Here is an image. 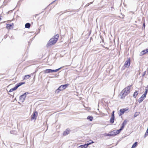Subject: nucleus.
<instances>
[{
    "mask_svg": "<svg viewBox=\"0 0 148 148\" xmlns=\"http://www.w3.org/2000/svg\"><path fill=\"white\" fill-rule=\"evenodd\" d=\"M132 85L128 86L124 88L121 92L120 96H121V99H124L125 97L130 92V89L132 87Z\"/></svg>",
    "mask_w": 148,
    "mask_h": 148,
    "instance_id": "1",
    "label": "nucleus"
},
{
    "mask_svg": "<svg viewBox=\"0 0 148 148\" xmlns=\"http://www.w3.org/2000/svg\"><path fill=\"white\" fill-rule=\"evenodd\" d=\"M59 37V35L58 34L54 36L49 40L47 45V46L48 47L55 44L58 40Z\"/></svg>",
    "mask_w": 148,
    "mask_h": 148,
    "instance_id": "2",
    "label": "nucleus"
},
{
    "mask_svg": "<svg viewBox=\"0 0 148 148\" xmlns=\"http://www.w3.org/2000/svg\"><path fill=\"white\" fill-rule=\"evenodd\" d=\"M25 84V82H21L18 83L14 87L11 89L9 90V92H13L14 90H16L19 87L23 84Z\"/></svg>",
    "mask_w": 148,
    "mask_h": 148,
    "instance_id": "3",
    "label": "nucleus"
},
{
    "mask_svg": "<svg viewBox=\"0 0 148 148\" xmlns=\"http://www.w3.org/2000/svg\"><path fill=\"white\" fill-rule=\"evenodd\" d=\"M28 92H26L24 94L20 96L19 97V99L20 101L22 102H23L25 100V99L26 97L27 94H28Z\"/></svg>",
    "mask_w": 148,
    "mask_h": 148,
    "instance_id": "4",
    "label": "nucleus"
},
{
    "mask_svg": "<svg viewBox=\"0 0 148 148\" xmlns=\"http://www.w3.org/2000/svg\"><path fill=\"white\" fill-rule=\"evenodd\" d=\"M69 85V84H68L61 85L59 87V89H60V90H63L66 88Z\"/></svg>",
    "mask_w": 148,
    "mask_h": 148,
    "instance_id": "5",
    "label": "nucleus"
},
{
    "mask_svg": "<svg viewBox=\"0 0 148 148\" xmlns=\"http://www.w3.org/2000/svg\"><path fill=\"white\" fill-rule=\"evenodd\" d=\"M130 58H129L127 60L125 61L124 66L125 67H129L130 66Z\"/></svg>",
    "mask_w": 148,
    "mask_h": 148,
    "instance_id": "6",
    "label": "nucleus"
},
{
    "mask_svg": "<svg viewBox=\"0 0 148 148\" xmlns=\"http://www.w3.org/2000/svg\"><path fill=\"white\" fill-rule=\"evenodd\" d=\"M114 111H113L111 115V117L110 120V122L111 123H114Z\"/></svg>",
    "mask_w": 148,
    "mask_h": 148,
    "instance_id": "7",
    "label": "nucleus"
},
{
    "mask_svg": "<svg viewBox=\"0 0 148 148\" xmlns=\"http://www.w3.org/2000/svg\"><path fill=\"white\" fill-rule=\"evenodd\" d=\"M93 143L94 142L93 141H92L91 142L88 143L87 144H86L84 145H81L80 146V147L81 148H86L88 145Z\"/></svg>",
    "mask_w": 148,
    "mask_h": 148,
    "instance_id": "8",
    "label": "nucleus"
},
{
    "mask_svg": "<svg viewBox=\"0 0 148 148\" xmlns=\"http://www.w3.org/2000/svg\"><path fill=\"white\" fill-rule=\"evenodd\" d=\"M37 115L38 112H37L35 111L34 112L32 115V116L31 118V120H32L36 118L37 117Z\"/></svg>",
    "mask_w": 148,
    "mask_h": 148,
    "instance_id": "9",
    "label": "nucleus"
},
{
    "mask_svg": "<svg viewBox=\"0 0 148 148\" xmlns=\"http://www.w3.org/2000/svg\"><path fill=\"white\" fill-rule=\"evenodd\" d=\"M71 131L69 129H67L66 130L64 131L63 132V135L64 136H66L69 134Z\"/></svg>",
    "mask_w": 148,
    "mask_h": 148,
    "instance_id": "10",
    "label": "nucleus"
},
{
    "mask_svg": "<svg viewBox=\"0 0 148 148\" xmlns=\"http://www.w3.org/2000/svg\"><path fill=\"white\" fill-rule=\"evenodd\" d=\"M126 111L125 109H122L120 110L119 111V116H120L123 114L125 111Z\"/></svg>",
    "mask_w": 148,
    "mask_h": 148,
    "instance_id": "11",
    "label": "nucleus"
},
{
    "mask_svg": "<svg viewBox=\"0 0 148 148\" xmlns=\"http://www.w3.org/2000/svg\"><path fill=\"white\" fill-rule=\"evenodd\" d=\"M128 122V120L127 119L125 120L123 122L121 125V127L123 129L125 125L127 124Z\"/></svg>",
    "mask_w": 148,
    "mask_h": 148,
    "instance_id": "12",
    "label": "nucleus"
},
{
    "mask_svg": "<svg viewBox=\"0 0 148 148\" xmlns=\"http://www.w3.org/2000/svg\"><path fill=\"white\" fill-rule=\"evenodd\" d=\"M114 131H113L109 134H107V136H114L115 135H114Z\"/></svg>",
    "mask_w": 148,
    "mask_h": 148,
    "instance_id": "13",
    "label": "nucleus"
},
{
    "mask_svg": "<svg viewBox=\"0 0 148 148\" xmlns=\"http://www.w3.org/2000/svg\"><path fill=\"white\" fill-rule=\"evenodd\" d=\"M147 49L143 51L142 52H140V55L141 56H142L143 55L145 54L146 53H148V52H147Z\"/></svg>",
    "mask_w": 148,
    "mask_h": 148,
    "instance_id": "14",
    "label": "nucleus"
},
{
    "mask_svg": "<svg viewBox=\"0 0 148 148\" xmlns=\"http://www.w3.org/2000/svg\"><path fill=\"white\" fill-rule=\"evenodd\" d=\"M12 26H13V23H12V24H7L6 27L7 29H10Z\"/></svg>",
    "mask_w": 148,
    "mask_h": 148,
    "instance_id": "15",
    "label": "nucleus"
},
{
    "mask_svg": "<svg viewBox=\"0 0 148 148\" xmlns=\"http://www.w3.org/2000/svg\"><path fill=\"white\" fill-rule=\"evenodd\" d=\"M44 73H52V69H46L44 71Z\"/></svg>",
    "mask_w": 148,
    "mask_h": 148,
    "instance_id": "16",
    "label": "nucleus"
},
{
    "mask_svg": "<svg viewBox=\"0 0 148 148\" xmlns=\"http://www.w3.org/2000/svg\"><path fill=\"white\" fill-rule=\"evenodd\" d=\"M138 94V91H135L133 94V97L135 98H136V96Z\"/></svg>",
    "mask_w": 148,
    "mask_h": 148,
    "instance_id": "17",
    "label": "nucleus"
},
{
    "mask_svg": "<svg viewBox=\"0 0 148 148\" xmlns=\"http://www.w3.org/2000/svg\"><path fill=\"white\" fill-rule=\"evenodd\" d=\"M30 24L29 23H27L25 25V27L27 28H30Z\"/></svg>",
    "mask_w": 148,
    "mask_h": 148,
    "instance_id": "18",
    "label": "nucleus"
},
{
    "mask_svg": "<svg viewBox=\"0 0 148 148\" xmlns=\"http://www.w3.org/2000/svg\"><path fill=\"white\" fill-rule=\"evenodd\" d=\"M93 117L91 116H88L87 117V119H89L90 121H92L93 119Z\"/></svg>",
    "mask_w": 148,
    "mask_h": 148,
    "instance_id": "19",
    "label": "nucleus"
},
{
    "mask_svg": "<svg viewBox=\"0 0 148 148\" xmlns=\"http://www.w3.org/2000/svg\"><path fill=\"white\" fill-rule=\"evenodd\" d=\"M30 77V76L29 75H25L24 77V79H27L29 78Z\"/></svg>",
    "mask_w": 148,
    "mask_h": 148,
    "instance_id": "20",
    "label": "nucleus"
},
{
    "mask_svg": "<svg viewBox=\"0 0 148 148\" xmlns=\"http://www.w3.org/2000/svg\"><path fill=\"white\" fill-rule=\"evenodd\" d=\"M137 144H138V142H135L132 145L131 148H134L135 147H136L137 146Z\"/></svg>",
    "mask_w": 148,
    "mask_h": 148,
    "instance_id": "21",
    "label": "nucleus"
},
{
    "mask_svg": "<svg viewBox=\"0 0 148 148\" xmlns=\"http://www.w3.org/2000/svg\"><path fill=\"white\" fill-rule=\"evenodd\" d=\"M144 99L142 97H141L139 98L138 99V102L140 103Z\"/></svg>",
    "mask_w": 148,
    "mask_h": 148,
    "instance_id": "22",
    "label": "nucleus"
},
{
    "mask_svg": "<svg viewBox=\"0 0 148 148\" xmlns=\"http://www.w3.org/2000/svg\"><path fill=\"white\" fill-rule=\"evenodd\" d=\"M139 112H136L134 115V117H136L139 114Z\"/></svg>",
    "mask_w": 148,
    "mask_h": 148,
    "instance_id": "23",
    "label": "nucleus"
},
{
    "mask_svg": "<svg viewBox=\"0 0 148 148\" xmlns=\"http://www.w3.org/2000/svg\"><path fill=\"white\" fill-rule=\"evenodd\" d=\"M146 88H147L146 89L144 93L147 95V94L148 92V85L146 87Z\"/></svg>",
    "mask_w": 148,
    "mask_h": 148,
    "instance_id": "24",
    "label": "nucleus"
},
{
    "mask_svg": "<svg viewBox=\"0 0 148 148\" xmlns=\"http://www.w3.org/2000/svg\"><path fill=\"white\" fill-rule=\"evenodd\" d=\"M60 91H61V90H60V89H59V87L56 90L55 92L56 93H58Z\"/></svg>",
    "mask_w": 148,
    "mask_h": 148,
    "instance_id": "25",
    "label": "nucleus"
},
{
    "mask_svg": "<svg viewBox=\"0 0 148 148\" xmlns=\"http://www.w3.org/2000/svg\"><path fill=\"white\" fill-rule=\"evenodd\" d=\"M146 95L144 93L141 96V97H142L143 98V99H144L146 97Z\"/></svg>",
    "mask_w": 148,
    "mask_h": 148,
    "instance_id": "26",
    "label": "nucleus"
},
{
    "mask_svg": "<svg viewBox=\"0 0 148 148\" xmlns=\"http://www.w3.org/2000/svg\"><path fill=\"white\" fill-rule=\"evenodd\" d=\"M123 129L121 127V128L119 130H117V131H118V133H119Z\"/></svg>",
    "mask_w": 148,
    "mask_h": 148,
    "instance_id": "27",
    "label": "nucleus"
},
{
    "mask_svg": "<svg viewBox=\"0 0 148 148\" xmlns=\"http://www.w3.org/2000/svg\"><path fill=\"white\" fill-rule=\"evenodd\" d=\"M114 133L115 134H114L115 135L119 134V133H118V132L117 130L115 132L114 131Z\"/></svg>",
    "mask_w": 148,
    "mask_h": 148,
    "instance_id": "28",
    "label": "nucleus"
},
{
    "mask_svg": "<svg viewBox=\"0 0 148 148\" xmlns=\"http://www.w3.org/2000/svg\"><path fill=\"white\" fill-rule=\"evenodd\" d=\"M62 68V67H61L59 68H58L57 69H56L55 70H56V72L60 70Z\"/></svg>",
    "mask_w": 148,
    "mask_h": 148,
    "instance_id": "29",
    "label": "nucleus"
},
{
    "mask_svg": "<svg viewBox=\"0 0 148 148\" xmlns=\"http://www.w3.org/2000/svg\"><path fill=\"white\" fill-rule=\"evenodd\" d=\"M15 132V131H10V133L11 134H14Z\"/></svg>",
    "mask_w": 148,
    "mask_h": 148,
    "instance_id": "30",
    "label": "nucleus"
},
{
    "mask_svg": "<svg viewBox=\"0 0 148 148\" xmlns=\"http://www.w3.org/2000/svg\"><path fill=\"white\" fill-rule=\"evenodd\" d=\"M89 5V3H88L86 5L85 7H88Z\"/></svg>",
    "mask_w": 148,
    "mask_h": 148,
    "instance_id": "31",
    "label": "nucleus"
},
{
    "mask_svg": "<svg viewBox=\"0 0 148 148\" xmlns=\"http://www.w3.org/2000/svg\"><path fill=\"white\" fill-rule=\"evenodd\" d=\"M52 73L53 72H56L55 70H52Z\"/></svg>",
    "mask_w": 148,
    "mask_h": 148,
    "instance_id": "32",
    "label": "nucleus"
},
{
    "mask_svg": "<svg viewBox=\"0 0 148 148\" xmlns=\"http://www.w3.org/2000/svg\"><path fill=\"white\" fill-rule=\"evenodd\" d=\"M143 27L144 28H145V23H144L143 24Z\"/></svg>",
    "mask_w": 148,
    "mask_h": 148,
    "instance_id": "33",
    "label": "nucleus"
},
{
    "mask_svg": "<svg viewBox=\"0 0 148 148\" xmlns=\"http://www.w3.org/2000/svg\"><path fill=\"white\" fill-rule=\"evenodd\" d=\"M56 1V0H55V1H53L51 3H54V2Z\"/></svg>",
    "mask_w": 148,
    "mask_h": 148,
    "instance_id": "34",
    "label": "nucleus"
},
{
    "mask_svg": "<svg viewBox=\"0 0 148 148\" xmlns=\"http://www.w3.org/2000/svg\"><path fill=\"white\" fill-rule=\"evenodd\" d=\"M92 2H91L90 3H89V4H92Z\"/></svg>",
    "mask_w": 148,
    "mask_h": 148,
    "instance_id": "35",
    "label": "nucleus"
},
{
    "mask_svg": "<svg viewBox=\"0 0 148 148\" xmlns=\"http://www.w3.org/2000/svg\"><path fill=\"white\" fill-rule=\"evenodd\" d=\"M106 48V49H108V48L107 47Z\"/></svg>",
    "mask_w": 148,
    "mask_h": 148,
    "instance_id": "36",
    "label": "nucleus"
},
{
    "mask_svg": "<svg viewBox=\"0 0 148 148\" xmlns=\"http://www.w3.org/2000/svg\"><path fill=\"white\" fill-rule=\"evenodd\" d=\"M145 74H143V76H144L145 75Z\"/></svg>",
    "mask_w": 148,
    "mask_h": 148,
    "instance_id": "37",
    "label": "nucleus"
},
{
    "mask_svg": "<svg viewBox=\"0 0 148 148\" xmlns=\"http://www.w3.org/2000/svg\"><path fill=\"white\" fill-rule=\"evenodd\" d=\"M10 11H9L8 12V13Z\"/></svg>",
    "mask_w": 148,
    "mask_h": 148,
    "instance_id": "38",
    "label": "nucleus"
},
{
    "mask_svg": "<svg viewBox=\"0 0 148 148\" xmlns=\"http://www.w3.org/2000/svg\"><path fill=\"white\" fill-rule=\"evenodd\" d=\"M147 70L148 71V68H147Z\"/></svg>",
    "mask_w": 148,
    "mask_h": 148,
    "instance_id": "39",
    "label": "nucleus"
}]
</instances>
